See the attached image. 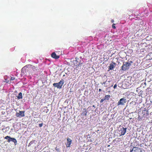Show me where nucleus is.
<instances>
[{"label":"nucleus","instance_id":"obj_1","mask_svg":"<svg viewBox=\"0 0 152 152\" xmlns=\"http://www.w3.org/2000/svg\"><path fill=\"white\" fill-rule=\"evenodd\" d=\"M31 66V64H28L23 67L21 70V75L25 76L27 75L28 74H29L30 70L29 67Z\"/></svg>","mask_w":152,"mask_h":152},{"label":"nucleus","instance_id":"obj_2","mask_svg":"<svg viewBox=\"0 0 152 152\" xmlns=\"http://www.w3.org/2000/svg\"><path fill=\"white\" fill-rule=\"evenodd\" d=\"M133 62L131 61H128L127 62H124L123 65L121 66V70L123 71H125L129 69L131 64Z\"/></svg>","mask_w":152,"mask_h":152},{"label":"nucleus","instance_id":"obj_3","mask_svg":"<svg viewBox=\"0 0 152 152\" xmlns=\"http://www.w3.org/2000/svg\"><path fill=\"white\" fill-rule=\"evenodd\" d=\"M64 83V80L63 79H62L58 83H54L53 84V85L55 87H56L58 89H61L62 88V86Z\"/></svg>","mask_w":152,"mask_h":152},{"label":"nucleus","instance_id":"obj_4","mask_svg":"<svg viewBox=\"0 0 152 152\" xmlns=\"http://www.w3.org/2000/svg\"><path fill=\"white\" fill-rule=\"evenodd\" d=\"M4 139L7 140V142H12L14 143V145L15 146L17 144V141L16 139L14 138L11 137L10 136H6Z\"/></svg>","mask_w":152,"mask_h":152},{"label":"nucleus","instance_id":"obj_5","mask_svg":"<svg viewBox=\"0 0 152 152\" xmlns=\"http://www.w3.org/2000/svg\"><path fill=\"white\" fill-rule=\"evenodd\" d=\"M126 102V99L124 98L121 99L117 103V106L124 105Z\"/></svg>","mask_w":152,"mask_h":152},{"label":"nucleus","instance_id":"obj_6","mask_svg":"<svg viewBox=\"0 0 152 152\" xmlns=\"http://www.w3.org/2000/svg\"><path fill=\"white\" fill-rule=\"evenodd\" d=\"M126 128H124L122 126H121L120 127L119 132H120L121 136L124 135L125 134L126 131Z\"/></svg>","mask_w":152,"mask_h":152},{"label":"nucleus","instance_id":"obj_7","mask_svg":"<svg viewBox=\"0 0 152 152\" xmlns=\"http://www.w3.org/2000/svg\"><path fill=\"white\" fill-rule=\"evenodd\" d=\"M141 116L144 118H148L149 115V113L146 110H144L142 111V113L140 114Z\"/></svg>","mask_w":152,"mask_h":152},{"label":"nucleus","instance_id":"obj_8","mask_svg":"<svg viewBox=\"0 0 152 152\" xmlns=\"http://www.w3.org/2000/svg\"><path fill=\"white\" fill-rule=\"evenodd\" d=\"M136 103L135 102L132 101L130 103L129 106L131 109H134L136 107Z\"/></svg>","mask_w":152,"mask_h":152},{"label":"nucleus","instance_id":"obj_9","mask_svg":"<svg viewBox=\"0 0 152 152\" xmlns=\"http://www.w3.org/2000/svg\"><path fill=\"white\" fill-rule=\"evenodd\" d=\"M67 142L66 144L67 147H69L70 146V145L72 143V140L69 138H67Z\"/></svg>","mask_w":152,"mask_h":152},{"label":"nucleus","instance_id":"obj_10","mask_svg":"<svg viewBox=\"0 0 152 152\" xmlns=\"http://www.w3.org/2000/svg\"><path fill=\"white\" fill-rule=\"evenodd\" d=\"M115 66L116 64L115 63L113 62L112 63L110 64L109 69V70H113L114 68L115 67Z\"/></svg>","mask_w":152,"mask_h":152},{"label":"nucleus","instance_id":"obj_11","mask_svg":"<svg viewBox=\"0 0 152 152\" xmlns=\"http://www.w3.org/2000/svg\"><path fill=\"white\" fill-rule=\"evenodd\" d=\"M51 56L52 58L55 59H58L59 58V56L57 55L55 52L52 53Z\"/></svg>","mask_w":152,"mask_h":152},{"label":"nucleus","instance_id":"obj_12","mask_svg":"<svg viewBox=\"0 0 152 152\" xmlns=\"http://www.w3.org/2000/svg\"><path fill=\"white\" fill-rule=\"evenodd\" d=\"M24 111H19V115L20 116V117H23L25 115H24Z\"/></svg>","mask_w":152,"mask_h":152},{"label":"nucleus","instance_id":"obj_13","mask_svg":"<svg viewBox=\"0 0 152 152\" xmlns=\"http://www.w3.org/2000/svg\"><path fill=\"white\" fill-rule=\"evenodd\" d=\"M29 68L32 69L34 71H37V70H39V69H37V68L36 67H35L34 66H33L31 65V66L29 67Z\"/></svg>","mask_w":152,"mask_h":152},{"label":"nucleus","instance_id":"obj_14","mask_svg":"<svg viewBox=\"0 0 152 152\" xmlns=\"http://www.w3.org/2000/svg\"><path fill=\"white\" fill-rule=\"evenodd\" d=\"M17 97L18 99H22L23 98L22 93L21 92H20Z\"/></svg>","mask_w":152,"mask_h":152},{"label":"nucleus","instance_id":"obj_15","mask_svg":"<svg viewBox=\"0 0 152 152\" xmlns=\"http://www.w3.org/2000/svg\"><path fill=\"white\" fill-rule=\"evenodd\" d=\"M83 111L82 113V115L83 116H86L87 113V112L86 110L85 109H83Z\"/></svg>","mask_w":152,"mask_h":152},{"label":"nucleus","instance_id":"obj_16","mask_svg":"<svg viewBox=\"0 0 152 152\" xmlns=\"http://www.w3.org/2000/svg\"><path fill=\"white\" fill-rule=\"evenodd\" d=\"M110 97V95H106L104 97V100H108L109 99Z\"/></svg>","mask_w":152,"mask_h":152},{"label":"nucleus","instance_id":"obj_17","mask_svg":"<svg viewBox=\"0 0 152 152\" xmlns=\"http://www.w3.org/2000/svg\"><path fill=\"white\" fill-rule=\"evenodd\" d=\"M35 141V140H32L30 141V143L28 144V146L29 147L32 144L34 143Z\"/></svg>","mask_w":152,"mask_h":152},{"label":"nucleus","instance_id":"obj_18","mask_svg":"<svg viewBox=\"0 0 152 152\" xmlns=\"http://www.w3.org/2000/svg\"><path fill=\"white\" fill-rule=\"evenodd\" d=\"M143 93V91H140L139 93L138 94H139V95L140 96H141V97H142V94Z\"/></svg>","mask_w":152,"mask_h":152},{"label":"nucleus","instance_id":"obj_19","mask_svg":"<svg viewBox=\"0 0 152 152\" xmlns=\"http://www.w3.org/2000/svg\"><path fill=\"white\" fill-rule=\"evenodd\" d=\"M15 115H16V116L17 117H20V116L19 115V113L17 112V113H16Z\"/></svg>","mask_w":152,"mask_h":152},{"label":"nucleus","instance_id":"obj_20","mask_svg":"<svg viewBox=\"0 0 152 152\" xmlns=\"http://www.w3.org/2000/svg\"><path fill=\"white\" fill-rule=\"evenodd\" d=\"M133 149H134V151H137V150H138V148L137 147H134L133 148Z\"/></svg>","mask_w":152,"mask_h":152},{"label":"nucleus","instance_id":"obj_21","mask_svg":"<svg viewBox=\"0 0 152 152\" xmlns=\"http://www.w3.org/2000/svg\"><path fill=\"white\" fill-rule=\"evenodd\" d=\"M112 28H114V29H115L116 27H115V24H113V25H112Z\"/></svg>","mask_w":152,"mask_h":152},{"label":"nucleus","instance_id":"obj_22","mask_svg":"<svg viewBox=\"0 0 152 152\" xmlns=\"http://www.w3.org/2000/svg\"><path fill=\"white\" fill-rule=\"evenodd\" d=\"M48 111V110L47 109V107H46V109L44 110V112H46V113Z\"/></svg>","mask_w":152,"mask_h":152},{"label":"nucleus","instance_id":"obj_23","mask_svg":"<svg viewBox=\"0 0 152 152\" xmlns=\"http://www.w3.org/2000/svg\"><path fill=\"white\" fill-rule=\"evenodd\" d=\"M39 126L40 127H41L43 125V123L39 124Z\"/></svg>","mask_w":152,"mask_h":152},{"label":"nucleus","instance_id":"obj_24","mask_svg":"<svg viewBox=\"0 0 152 152\" xmlns=\"http://www.w3.org/2000/svg\"><path fill=\"white\" fill-rule=\"evenodd\" d=\"M117 85L116 84H115L114 86H113V88H114V89H115L116 87H117Z\"/></svg>","mask_w":152,"mask_h":152},{"label":"nucleus","instance_id":"obj_25","mask_svg":"<svg viewBox=\"0 0 152 152\" xmlns=\"http://www.w3.org/2000/svg\"><path fill=\"white\" fill-rule=\"evenodd\" d=\"M104 100H104V98L103 99H101L100 100V102L101 103H102Z\"/></svg>","mask_w":152,"mask_h":152},{"label":"nucleus","instance_id":"obj_26","mask_svg":"<svg viewBox=\"0 0 152 152\" xmlns=\"http://www.w3.org/2000/svg\"><path fill=\"white\" fill-rule=\"evenodd\" d=\"M14 78L13 77H11V80H14Z\"/></svg>","mask_w":152,"mask_h":152},{"label":"nucleus","instance_id":"obj_27","mask_svg":"<svg viewBox=\"0 0 152 152\" xmlns=\"http://www.w3.org/2000/svg\"><path fill=\"white\" fill-rule=\"evenodd\" d=\"M134 149H133V148H132V149H130V152H132V151H134Z\"/></svg>","mask_w":152,"mask_h":152},{"label":"nucleus","instance_id":"obj_28","mask_svg":"<svg viewBox=\"0 0 152 152\" xmlns=\"http://www.w3.org/2000/svg\"><path fill=\"white\" fill-rule=\"evenodd\" d=\"M40 74V72L38 71L37 73V75H38V74Z\"/></svg>","mask_w":152,"mask_h":152},{"label":"nucleus","instance_id":"obj_29","mask_svg":"<svg viewBox=\"0 0 152 152\" xmlns=\"http://www.w3.org/2000/svg\"><path fill=\"white\" fill-rule=\"evenodd\" d=\"M56 149L57 151H59V149H58V148H57V147H56Z\"/></svg>","mask_w":152,"mask_h":152},{"label":"nucleus","instance_id":"obj_30","mask_svg":"<svg viewBox=\"0 0 152 152\" xmlns=\"http://www.w3.org/2000/svg\"><path fill=\"white\" fill-rule=\"evenodd\" d=\"M99 92H100L102 91V89H99Z\"/></svg>","mask_w":152,"mask_h":152},{"label":"nucleus","instance_id":"obj_31","mask_svg":"<svg viewBox=\"0 0 152 152\" xmlns=\"http://www.w3.org/2000/svg\"><path fill=\"white\" fill-rule=\"evenodd\" d=\"M114 22V20H112V23H113V22Z\"/></svg>","mask_w":152,"mask_h":152},{"label":"nucleus","instance_id":"obj_32","mask_svg":"<svg viewBox=\"0 0 152 152\" xmlns=\"http://www.w3.org/2000/svg\"><path fill=\"white\" fill-rule=\"evenodd\" d=\"M93 107H95V106H94V105H93Z\"/></svg>","mask_w":152,"mask_h":152},{"label":"nucleus","instance_id":"obj_33","mask_svg":"<svg viewBox=\"0 0 152 152\" xmlns=\"http://www.w3.org/2000/svg\"><path fill=\"white\" fill-rule=\"evenodd\" d=\"M105 82H104V83H103V84H105Z\"/></svg>","mask_w":152,"mask_h":152},{"label":"nucleus","instance_id":"obj_34","mask_svg":"<svg viewBox=\"0 0 152 152\" xmlns=\"http://www.w3.org/2000/svg\"><path fill=\"white\" fill-rule=\"evenodd\" d=\"M30 61V60L29 59V60H28V61Z\"/></svg>","mask_w":152,"mask_h":152},{"label":"nucleus","instance_id":"obj_35","mask_svg":"<svg viewBox=\"0 0 152 152\" xmlns=\"http://www.w3.org/2000/svg\"><path fill=\"white\" fill-rule=\"evenodd\" d=\"M113 86V85H112L111 86L112 87V86Z\"/></svg>","mask_w":152,"mask_h":152},{"label":"nucleus","instance_id":"obj_36","mask_svg":"<svg viewBox=\"0 0 152 152\" xmlns=\"http://www.w3.org/2000/svg\"><path fill=\"white\" fill-rule=\"evenodd\" d=\"M151 136H152V134H151Z\"/></svg>","mask_w":152,"mask_h":152}]
</instances>
